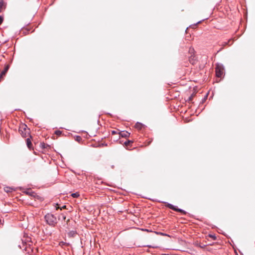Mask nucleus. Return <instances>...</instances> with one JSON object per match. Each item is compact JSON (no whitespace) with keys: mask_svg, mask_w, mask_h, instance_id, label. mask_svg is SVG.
<instances>
[{"mask_svg":"<svg viewBox=\"0 0 255 255\" xmlns=\"http://www.w3.org/2000/svg\"><path fill=\"white\" fill-rule=\"evenodd\" d=\"M26 144L29 148H31L32 146V143L30 139L29 138H27L26 139Z\"/></svg>","mask_w":255,"mask_h":255,"instance_id":"obj_9","label":"nucleus"},{"mask_svg":"<svg viewBox=\"0 0 255 255\" xmlns=\"http://www.w3.org/2000/svg\"><path fill=\"white\" fill-rule=\"evenodd\" d=\"M8 69H9V66L8 65H6L5 67L4 70L0 73V77H2L3 76H4L5 74V73L8 71Z\"/></svg>","mask_w":255,"mask_h":255,"instance_id":"obj_6","label":"nucleus"},{"mask_svg":"<svg viewBox=\"0 0 255 255\" xmlns=\"http://www.w3.org/2000/svg\"><path fill=\"white\" fill-rule=\"evenodd\" d=\"M81 139H82V138L81 137V136H77L76 137V140H77V141H80V140H81Z\"/></svg>","mask_w":255,"mask_h":255,"instance_id":"obj_16","label":"nucleus"},{"mask_svg":"<svg viewBox=\"0 0 255 255\" xmlns=\"http://www.w3.org/2000/svg\"><path fill=\"white\" fill-rule=\"evenodd\" d=\"M135 127L136 128L140 129L142 128L143 125L140 123L137 122L135 124Z\"/></svg>","mask_w":255,"mask_h":255,"instance_id":"obj_10","label":"nucleus"},{"mask_svg":"<svg viewBox=\"0 0 255 255\" xmlns=\"http://www.w3.org/2000/svg\"><path fill=\"white\" fill-rule=\"evenodd\" d=\"M194 51V49H191L190 48V50H189V51H190V52H192V51Z\"/></svg>","mask_w":255,"mask_h":255,"instance_id":"obj_21","label":"nucleus"},{"mask_svg":"<svg viewBox=\"0 0 255 255\" xmlns=\"http://www.w3.org/2000/svg\"><path fill=\"white\" fill-rule=\"evenodd\" d=\"M62 132L60 130H56L55 131V133L57 135L61 134Z\"/></svg>","mask_w":255,"mask_h":255,"instance_id":"obj_14","label":"nucleus"},{"mask_svg":"<svg viewBox=\"0 0 255 255\" xmlns=\"http://www.w3.org/2000/svg\"><path fill=\"white\" fill-rule=\"evenodd\" d=\"M5 191L6 192H9V190H8V189H7V190H5Z\"/></svg>","mask_w":255,"mask_h":255,"instance_id":"obj_25","label":"nucleus"},{"mask_svg":"<svg viewBox=\"0 0 255 255\" xmlns=\"http://www.w3.org/2000/svg\"><path fill=\"white\" fill-rule=\"evenodd\" d=\"M26 193L33 197H35V195H36V194L34 192H27Z\"/></svg>","mask_w":255,"mask_h":255,"instance_id":"obj_13","label":"nucleus"},{"mask_svg":"<svg viewBox=\"0 0 255 255\" xmlns=\"http://www.w3.org/2000/svg\"><path fill=\"white\" fill-rule=\"evenodd\" d=\"M166 206V207H167L169 209H172V210H173L174 211H175L181 213L182 214L185 215L187 213V212L185 211H184V210H182L181 209L178 208L176 206L173 205L171 204L167 203Z\"/></svg>","mask_w":255,"mask_h":255,"instance_id":"obj_3","label":"nucleus"},{"mask_svg":"<svg viewBox=\"0 0 255 255\" xmlns=\"http://www.w3.org/2000/svg\"><path fill=\"white\" fill-rule=\"evenodd\" d=\"M114 167H115L114 165H112V166H111L112 168H114Z\"/></svg>","mask_w":255,"mask_h":255,"instance_id":"obj_24","label":"nucleus"},{"mask_svg":"<svg viewBox=\"0 0 255 255\" xmlns=\"http://www.w3.org/2000/svg\"><path fill=\"white\" fill-rule=\"evenodd\" d=\"M3 21V18L1 16H0V24Z\"/></svg>","mask_w":255,"mask_h":255,"instance_id":"obj_17","label":"nucleus"},{"mask_svg":"<svg viewBox=\"0 0 255 255\" xmlns=\"http://www.w3.org/2000/svg\"><path fill=\"white\" fill-rule=\"evenodd\" d=\"M55 207H56V209H57L58 208H60V207L58 206V204H57L56 205Z\"/></svg>","mask_w":255,"mask_h":255,"instance_id":"obj_20","label":"nucleus"},{"mask_svg":"<svg viewBox=\"0 0 255 255\" xmlns=\"http://www.w3.org/2000/svg\"><path fill=\"white\" fill-rule=\"evenodd\" d=\"M66 208V206L65 205L62 206V208Z\"/></svg>","mask_w":255,"mask_h":255,"instance_id":"obj_23","label":"nucleus"},{"mask_svg":"<svg viewBox=\"0 0 255 255\" xmlns=\"http://www.w3.org/2000/svg\"><path fill=\"white\" fill-rule=\"evenodd\" d=\"M28 129H26V128H24V131H22L21 130H19V131H21V134L23 137H26L27 133L28 132Z\"/></svg>","mask_w":255,"mask_h":255,"instance_id":"obj_7","label":"nucleus"},{"mask_svg":"<svg viewBox=\"0 0 255 255\" xmlns=\"http://www.w3.org/2000/svg\"><path fill=\"white\" fill-rule=\"evenodd\" d=\"M120 136L127 137L129 136L130 133L127 131H122L119 133Z\"/></svg>","mask_w":255,"mask_h":255,"instance_id":"obj_4","label":"nucleus"},{"mask_svg":"<svg viewBox=\"0 0 255 255\" xmlns=\"http://www.w3.org/2000/svg\"><path fill=\"white\" fill-rule=\"evenodd\" d=\"M116 133H117V131H115V130H113V131H112V133L113 134H116Z\"/></svg>","mask_w":255,"mask_h":255,"instance_id":"obj_19","label":"nucleus"},{"mask_svg":"<svg viewBox=\"0 0 255 255\" xmlns=\"http://www.w3.org/2000/svg\"><path fill=\"white\" fill-rule=\"evenodd\" d=\"M216 76L221 77L224 73V68L222 64L218 63L215 68Z\"/></svg>","mask_w":255,"mask_h":255,"instance_id":"obj_2","label":"nucleus"},{"mask_svg":"<svg viewBox=\"0 0 255 255\" xmlns=\"http://www.w3.org/2000/svg\"><path fill=\"white\" fill-rule=\"evenodd\" d=\"M131 141L130 140H127L125 142V144L126 145H128L130 143Z\"/></svg>","mask_w":255,"mask_h":255,"instance_id":"obj_15","label":"nucleus"},{"mask_svg":"<svg viewBox=\"0 0 255 255\" xmlns=\"http://www.w3.org/2000/svg\"><path fill=\"white\" fill-rule=\"evenodd\" d=\"M211 237L213 238L214 239V240L215 239L216 237L215 236H211Z\"/></svg>","mask_w":255,"mask_h":255,"instance_id":"obj_22","label":"nucleus"},{"mask_svg":"<svg viewBox=\"0 0 255 255\" xmlns=\"http://www.w3.org/2000/svg\"><path fill=\"white\" fill-rule=\"evenodd\" d=\"M41 146H42V148H46V145H45V143H42V144H41Z\"/></svg>","mask_w":255,"mask_h":255,"instance_id":"obj_18","label":"nucleus"},{"mask_svg":"<svg viewBox=\"0 0 255 255\" xmlns=\"http://www.w3.org/2000/svg\"><path fill=\"white\" fill-rule=\"evenodd\" d=\"M44 219L47 224L52 227H54L57 223L56 217L50 213L45 215Z\"/></svg>","mask_w":255,"mask_h":255,"instance_id":"obj_1","label":"nucleus"},{"mask_svg":"<svg viewBox=\"0 0 255 255\" xmlns=\"http://www.w3.org/2000/svg\"><path fill=\"white\" fill-rule=\"evenodd\" d=\"M77 234V232L75 231H71L68 233V235L69 237H74Z\"/></svg>","mask_w":255,"mask_h":255,"instance_id":"obj_8","label":"nucleus"},{"mask_svg":"<svg viewBox=\"0 0 255 255\" xmlns=\"http://www.w3.org/2000/svg\"><path fill=\"white\" fill-rule=\"evenodd\" d=\"M71 195L73 198H77L80 196L79 193L78 192L73 193Z\"/></svg>","mask_w":255,"mask_h":255,"instance_id":"obj_11","label":"nucleus"},{"mask_svg":"<svg viewBox=\"0 0 255 255\" xmlns=\"http://www.w3.org/2000/svg\"><path fill=\"white\" fill-rule=\"evenodd\" d=\"M5 8V4L2 0L0 1V12H1Z\"/></svg>","mask_w":255,"mask_h":255,"instance_id":"obj_5","label":"nucleus"},{"mask_svg":"<svg viewBox=\"0 0 255 255\" xmlns=\"http://www.w3.org/2000/svg\"><path fill=\"white\" fill-rule=\"evenodd\" d=\"M62 218L63 220H65L66 218V216L63 214H61L60 216H59V219H60V218Z\"/></svg>","mask_w":255,"mask_h":255,"instance_id":"obj_12","label":"nucleus"}]
</instances>
